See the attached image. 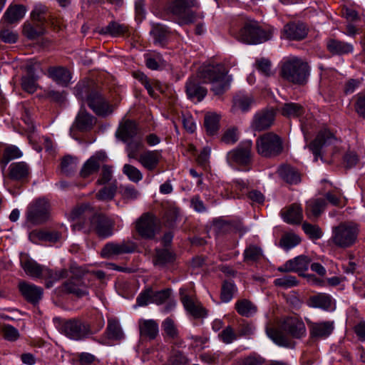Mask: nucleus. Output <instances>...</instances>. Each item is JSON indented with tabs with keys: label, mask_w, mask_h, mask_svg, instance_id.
I'll return each instance as SVG.
<instances>
[{
	"label": "nucleus",
	"mask_w": 365,
	"mask_h": 365,
	"mask_svg": "<svg viewBox=\"0 0 365 365\" xmlns=\"http://www.w3.org/2000/svg\"><path fill=\"white\" fill-rule=\"evenodd\" d=\"M228 71L223 64H210L204 66L199 77L205 83L211 84V91L215 95H221L230 86V80L227 76Z\"/></svg>",
	"instance_id": "1"
},
{
	"label": "nucleus",
	"mask_w": 365,
	"mask_h": 365,
	"mask_svg": "<svg viewBox=\"0 0 365 365\" xmlns=\"http://www.w3.org/2000/svg\"><path fill=\"white\" fill-rule=\"evenodd\" d=\"M235 36L239 41L256 45L269 40L272 38V32L262 29L257 21L246 19Z\"/></svg>",
	"instance_id": "2"
},
{
	"label": "nucleus",
	"mask_w": 365,
	"mask_h": 365,
	"mask_svg": "<svg viewBox=\"0 0 365 365\" xmlns=\"http://www.w3.org/2000/svg\"><path fill=\"white\" fill-rule=\"evenodd\" d=\"M309 72L307 62L297 57H291L282 63L280 74L288 82L303 85L307 81Z\"/></svg>",
	"instance_id": "3"
},
{
	"label": "nucleus",
	"mask_w": 365,
	"mask_h": 365,
	"mask_svg": "<svg viewBox=\"0 0 365 365\" xmlns=\"http://www.w3.org/2000/svg\"><path fill=\"white\" fill-rule=\"evenodd\" d=\"M359 230L352 222H343L332 227L329 242L334 246L346 249L355 244Z\"/></svg>",
	"instance_id": "4"
},
{
	"label": "nucleus",
	"mask_w": 365,
	"mask_h": 365,
	"mask_svg": "<svg viewBox=\"0 0 365 365\" xmlns=\"http://www.w3.org/2000/svg\"><path fill=\"white\" fill-rule=\"evenodd\" d=\"M76 96L81 100H86L89 108L98 115L105 116L112 113L108 102L96 91H89L84 85L78 84L76 87Z\"/></svg>",
	"instance_id": "5"
},
{
	"label": "nucleus",
	"mask_w": 365,
	"mask_h": 365,
	"mask_svg": "<svg viewBox=\"0 0 365 365\" xmlns=\"http://www.w3.org/2000/svg\"><path fill=\"white\" fill-rule=\"evenodd\" d=\"M198 7L197 0H174L168 10L178 19L180 24H189L195 22L197 19L203 18L202 13L192 10V8Z\"/></svg>",
	"instance_id": "6"
},
{
	"label": "nucleus",
	"mask_w": 365,
	"mask_h": 365,
	"mask_svg": "<svg viewBox=\"0 0 365 365\" xmlns=\"http://www.w3.org/2000/svg\"><path fill=\"white\" fill-rule=\"evenodd\" d=\"M283 148L282 139L272 132L264 133L256 139V150L262 157L274 158L282 153Z\"/></svg>",
	"instance_id": "7"
},
{
	"label": "nucleus",
	"mask_w": 365,
	"mask_h": 365,
	"mask_svg": "<svg viewBox=\"0 0 365 365\" xmlns=\"http://www.w3.org/2000/svg\"><path fill=\"white\" fill-rule=\"evenodd\" d=\"M136 233L143 239L153 240L158 228V220L151 212L142 214L134 222Z\"/></svg>",
	"instance_id": "8"
},
{
	"label": "nucleus",
	"mask_w": 365,
	"mask_h": 365,
	"mask_svg": "<svg viewBox=\"0 0 365 365\" xmlns=\"http://www.w3.org/2000/svg\"><path fill=\"white\" fill-rule=\"evenodd\" d=\"M115 222L103 214H95L90 219L85 232H93L100 238H108L114 233Z\"/></svg>",
	"instance_id": "9"
},
{
	"label": "nucleus",
	"mask_w": 365,
	"mask_h": 365,
	"mask_svg": "<svg viewBox=\"0 0 365 365\" xmlns=\"http://www.w3.org/2000/svg\"><path fill=\"white\" fill-rule=\"evenodd\" d=\"M71 276L63 283L65 290L78 297L88 294V289L83 277V271L80 267L72 266L70 268Z\"/></svg>",
	"instance_id": "10"
},
{
	"label": "nucleus",
	"mask_w": 365,
	"mask_h": 365,
	"mask_svg": "<svg viewBox=\"0 0 365 365\" xmlns=\"http://www.w3.org/2000/svg\"><path fill=\"white\" fill-rule=\"evenodd\" d=\"M50 205L46 199H38L30 204L26 210V220L37 225L46 222L50 215Z\"/></svg>",
	"instance_id": "11"
},
{
	"label": "nucleus",
	"mask_w": 365,
	"mask_h": 365,
	"mask_svg": "<svg viewBox=\"0 0 365 365\" xmlns=\"http://www.w3.org/2000/svg\"><path fill=\"white\" fill-rule=\"evenodd\" d=\"M61 332L73 340H81L91 334L88 324L78 319L65 322L61 326Z\"/></svg>",
	"instance_id": "12"
},
{
	"label": "nucleus",
	"mask_w": 365,
	"mask_h": 365,
	"mask_svg": "<svg viewBox=\"0 0 365 365\" xmlns=\"http://www.w3.org/2000/svg\"><path fill=\"white\" fill-rule=\"evenodd\" d=\"M252 140L242 142L235 149L227 153V161L230 164H236L241 166L248 165L252 158Z\"/></svg>",
	"instance_id": "13"
},
{
	"label": "nucleus",
	"mask_w": 365,
	"mask_h": 365,
	"mask_svg": "<svg viewBox=\"0 0 365 365\" xmlns=\"http://www.w3.org/2000/svg\"><path fill=\"white\" fill-rule=\"evenodd\" d=\"M93 215V209L89 204H82L73 208L70 214V218L75 222L72 225L73 229L74 230L86 229Z\"/></svg>",
	"instance_id": "14"
},
{
	"label": "nucleus",
	"mask_w": 365,
	"mask_h": 365,
	"mask_svg": "<svg viewBox=\"0 0 365 365\" xmlns=\"http://www.w3.org/2000/svg\"><path fill=\"white\" fill-rule=\"evenodd\" d=\"M280 328L282 331L294 339H301L306 335L304 323L296 316L287 317L283 319Z\"/></svg>",
	"instance_id": "15"
},
{
	"label": "nucleus",
	"mask_w": 365,
	"mask_h": 365,
	"mask_svg": "<svg viewBox=\"0 0 365 365\" xmlns=\"http://www.w3.org/2000/svg\"><path fill=\"white\" fill-rule=\"evenodd\" d=\"M336 141L337 138L333 133L327 129H323L318 133L315 139L309 144V148L314 155L317 160L324 147L333 145Z\"/></svg>",
	"instance_id": "16"
},
{
	"label": "nucleus",
	"mask_w": 365,
	"mask_h": 365,
	"mask_svg": "<svg viewBox=\"0 0 365 365\" xmlns=\"http://www.w3.org/2000/svg\"><path fill=\"white\" fill-rule=\"evenodd\" d=\"M218 189L224 198H240L247 190V183L239 179L233 180L232 183L223 182L218 186Z\"/></svg>",
	"instance_id": "17"
},
{
	"label": "nucleus",
	"mask_w": 365,
	"mask_h": 365,
	"mask_svg": "<svg viewBox=\"0 0 365 365\" xmlns=\"http://www.w3.org/2000/svg\"><path fill=\"white\" fill-rule=\"evenodd\" d=\"M135 246L132 242H108L101 250V255L103 258L112 259L118 255L132 253L135 251Z\"/></svg>",
	"instance_id": "18"
},
{
	"label": "nucleus",
	"mask_w": 365,
	"mask_h": 365,
	"mask_svg": "<svg viewBox=\"0 0 365 365\" xmlns=\"http://www.w3.org/2000/svg\"><path fill=\"white\" fill-rule=\"evenodd\" d=\"M96 118L87 112L84 106L82 105L75 118L71 131L73 129H76L81 132L90 131L96 124Z\"/></svg>",
	"instance_id": "19"
},
{
	"label": "nucleus",
	"mask_w": 365,
	"mask_h": 365,
	"mask_svg": "<svg viewBox=\"0 0 365 365\" xmlns=\"http://www.w3.org/2000/svg\"><path fill=\"white\" fill-rule=\"evenodd\" d=\"M275 113L272 110H262L257 112L253 118L252 128L255 131L268 129L273 124Z\"/></svg>",
	"instance_id": "20"
},
{
	"label": "nucleus",
	"mask_w": 365,
	"mask_h": 365,
	"mask_svg": "<svg viewBox=\"0 0 365 365\" xmlns=\"http://www.w3.org/2000/svg\"><path fill=\"white\" fill-rule=\"evenodd\" d=\"M173 238V232L169 231L165 232L163 239H161V242H163L165 247L164 249L161 248V269L164 267H168V268H173L174 267V263L176 260V255L172 250L168 248V246L170 245L172 242Z\"/></svg>",
	"instance_id": "21"
},
{
	"label": "nucleus",
	"mask_w": 365,
	"mask_h": 365,
	"mask_svg": "<svg viewBox=\"0 0 365 365\" xmlns=\"http://www.w3.org/2000/svg\"><path fill=\"white\" fill-rule=\"evenodd\" d=\"M8 178L13 181L24 182L29 180L30 176V167L23 161L12 163L9 166Z\"/></svg>",
	"instance_id": "22"
},
{
	"label": "nucleus",
	"mask_w": 365,
	"mask_h": 365,
	"mask_svg": "<svg viewBox=\"0 0 365 365\" xmlns=\"http://www.w3.org/2000/svg\"><path fill=\"white\" fill-rule=\"evenodd\" d=\"M282 34L287 39L300 41L307 36V29L303 23L290 22L284 26Z\"/></svg>",
	"instance_id": "23"
},
{
	"label": "nucleus",
	"mask_w": 365,
	"mask_h": 365,
	"mask_svg": "<svg viewBox=\"0 0 365 365\" xmlns=\"http://www.w3.org/2000/svg\"><path fill=\"white\" fill-rule=\"evenodd\" d=\"M310 259L305 255H299L292 259H289L282 266L278 268L282 272H304L308 269Z\"/></svg>",
	"instance_id": "24"
},
{
	"label": "nucleus",
	"mask_w": 365,
	"mask_h": 365,
	"mask_svg": "<svg viewBox=\"0 0 365 365\" xmlns=\"http://www.w3.org/2000/svg\"><path fill=\"white\" fill-rule=\"evenodd\" d=\"M186 94L189 99L200 102L205 97L207 90L200 85L195 77L190 78L185 85Z\"/></svg>",
	"instance_id": "25"
},
{
	"label": "nucleus",
	"mask_w": 365,
	"mask_h": 365,
	"mask_svg": "<svg viewBox=\"0 0 365 365\" xmlns=\"http://www.w3.org/2000/svg\"><path fill=\"white\" fill-rule=\"evenodd\" d=\"M19 287L21 294L29 302L36 304L42 298L43 291L40 287L26 282H21Z\"/></svg>",
	"instance_id": "26"
},
{
	"label": "nucleus",
	"mask_w": 365,
	"mask_h": 365,
	"mask_svg": "<svg viewBox=\"0 0 365 365\" xmlns=\"http://www.w3.org/2000/svg\"><path fill=\"white\" fill-rule=\"evenodd\" d=\"M283 220L291 225L300 224L303 220V210L300 205L293 203L281 211Z\"/></svg>",
	"instance_id": "27"
},
{
	"label": "nucleus",
	"mask_w": 365,
	"mask_h": 365,
	"mask_svg": "<svg viewBox=\"0 0 365 365\" xmlns=\"http://www.w3.org/2000/svg\"><path fill=\"white\" fill-rule=\"evenodd\" d=\"M161 207L165 210L163 225L170 229H173L180 219L179 209L174 202H161Z\"/></svg>",
	"instance_id": "28"
},
{
	"label": "nucleus",
	"mask_w": 365,
	"mask_h": 365,
	"mask_svg": "<svg viewBox=\"0 0 365 365\" xmlns=\"http://www.w3.org/2000/svg\"><path fill=\"white\" fill-rule=\"evenodd\" d=\"M307 304L310 307L318 308L325 311L333 309L332 298L326 293H319L311 296L307 301Z\"/></svg>",
	"instance_id": "29"
},
{
	"label": "nucleus",
	"mask_w": 365,
	"mask_h": 365,
	"mask_svg": "<svg viewBox=\"0 0 365 365\" xmlns=\"http://www.w3.org/2000/svg\"><path fill=\"white\" fill-rule=\"evenodd\" d=\"M140 334L143 338L154 339L158 334V324L153 319H141L138 321Z\"/></svg>",
	"instance_id": "30"
},
{
	"label": "nucleus",
	"mask_w": 365,
	"mask_h": 365,
	"mask_svg": "<svg viewBox=\"0 0 365 365\" xmlns=\"http://www.w3.org/2000/svg\"><path fill=\"white\" fill-rule=\"evenodd\" d=\"M150 304H160V292L153 290L152 287H148L136 298V307H145Z\"/></svg>",
	"instance_id": "31"
},
{
	"label": "nucleus",
	"mask_w": 365,
	"mask_h": 365,
	"mask_svg": "<svg viewBox=\"0 0 365 365\" xmlns=\"http://www.w3.org/2000/svg\"><path fill=\"white\" fill-rule=\"evenodd\" d=\"M21 266L26 274L33 278H41L45 267L26 256L21 259Z\"/></svg>",
	"instance_id": "32"
},
{
	"label": "nucleus",
	"mask_w": 365,
	"mask_h": 365,
	"mask_svg": "<svg viewBox=\"0 0 365 365\" xmlns=\"http://www.w3.org/2000/svg\"><path fill=\"white\" fill-rule=\"evenodd\" d=\"M327 48L333 55H344L351 53L354 50L351 43L335 38H329L327 41Z\"/></svg>",
	"instance_id": "33"
},
{
	"label": "nucleus",
	"mask_w": 365,
	"mask_h": 365,
	"mask_svg": "<svg viewBox=\"0 0 365 365\" xmlns=\"http://www.w3.org/2000/svg\"><path fill=\"white\" fill-rule=\"evenodd\" d=\"M138 132L137 125L135 122L127 120L121 124L116 132V136L123 142L136 138Z\"/></svg>",
	"instance_id": "34"
},
{
	"label": "nucleus",
	"mask_w": 365,
	"mask_h": 365,
	"mask_svg": "<svg viewBox=\"0 0 365 365\" xmlns=\"http://www.w3.org/2000/svg\"><path fill=\"white\" fill-rule=\"evenodd\" d=\"M31 19L36 24H42V26H46L51 20V14L45 5L36 4L31 13Z\"/></svg>",
	"instance_id": "35"
},
{
	"label": "nucleus",
	"mask_w": 365,
	"mask_h": 365,
	"mask_svg": "<svg viewBox=\"0 0 365 365\" xmlns=\"http://www.w3.org/2000/svg\"><path fill=\"white\" fill-rule=\"evenodd\" d=\"M327 203L324 199H311L306 203L305 212L309 218L318 217L324 211Z\"/></svg>",
	"instance_id": "36"
},
{
	"label": "nucleus",
	"mask_w": 365,
	"mask_h": 365,
	"mask_svg": "<svg viewBox=\"0 0 365 365\" xmlns=\"http://www.w3.org/2000/svg\"><path fill=\"white\" fill-rule=\"evenodd\" d=\"M45 31L46 28L44 26H42V24H36L34 21L33 23L26 21L24 24L23 34L30 40L38 38L43 35Z\"/></svg>",
	"instance_id": "37"
},
{
	"label": "nucleus",
	"mask_w": 365,
	"mask_h": 365,
	"mask_svg": "<svg viewBox=\"0 0 365 365\" xmlns=\"http://www.w3.org/2000/svg\"><path fill=\"white\" fill-rule=\"evenodd\" d=\"M334 329L333 322H323L312 323L310 327V334L314 337H327Z\"/></svg>",
	"instance_id": "38"
},
{
	"label": "nucleus",
	"mask_w": 365,
	"mask_h": 365,
	"mask_svg": "<svg viewBox=\"0 0 365 365\" xmlns=\"http://www.w3.org/2000/svg\"><path fill=\"white\" fill-rule=\"evenodd\" d=\"M68 276V271L66 269L53 270L45 267L41 278L46 279V287L50 288L53 283Z\"/></svg>",
	"instance_id": "39"
},
{
	"label": "nucleus",
	"mask_w": 365,
	"mask_h": 365,
	"mask_svg": "<svg viewBox=\"0 0 365 365\" xmlns=\"http://www.w3.org/2000/svg\"><path fill=\"white\" fill-rule=\"evenodd\" d=\"M266 334L278 346L284 347H292V341L282 331L272 327H267Z\"/></svg>",
	"instance_id": "40"
},
{
	"label": "nucleus",
	"mask_w": 365,
	"mask_h": 365,
	"mask_svg": "<svg viewBox=\"0 0 365 365\" xmlns=\"http://www.w3.org/2000/svg\"><path fill=\"white\" fill-rule=\"evenodd\" d=\"M48 73L50 78L59 84L66 85L71 79L70 72L64 67H50Z\"/></svg>",
	"instance_id": "41"
},
{
	"label": "nucleus",
	"mask_w": 365,
	"mask_h": 365,
	"mask_svg": "<svg viewBox=\"0 0 365 365\" xmlns=\"http://www.w3.org/2000/svg\"><path fill=\"white\" fill-rule=\"evenodd\" d=\"M128 31V27L127 25L113 21H110L106 26L101 28L100 30V34L116 37L123 35Z\"/></svg>",
	"instance_id": "42"
},
{
	"label": "nucleus",
	"mask_w": 365,
	"mask_h": 365,
	"mask_svg": "<svg viewBox=\"0 0 365 365\" xmlns=\"http://www.w3.org/2000/svg\"><path fill=\"white\" fill-rule=\"evenodd\" d=\"M278 172L280 177L289 184H297L301 181L299 173L293 167L282 165Z\"/></svg>",
	"instance_id": "43"
},
{
	"label": "nucleus",
	"mask_w": 365,
	"mask_h": 365,
	"mask_svg": "<svg viewBox=\"0 0 365 365\" xmlns=\"http://www.w3.org/2000/svg\"><path fill=\"white\" fill-rule=\"evenodd\" d=\"M26 11L23 5L10 6L4 14V19L9 24H14L21 20Z\"/></svg>",
	"instance_id": "44"
},
{
	"label": "nucleus",
	"mask_w": 365,
	"mask_h": 365,
	"mask_svg": "<svg viewBox=\"0 0 365 365\" xmlns=\"http://www.w3.org/2000/svg\"><path fill=\"white\" fill-rule=\"evenodd\" d=\"M235 308L240 315L245 317L253 316L257 311V307L252 302L246 299L237 301Z\"/></svg>",
	"instance_id": "45"
},
{
	"label": "nucleus",
	"mask_w": 365,
	"mask_h": 365,
	"mask_svg": "<svg viewBox=\"0 0 365 365\" xmlns=\"http://www.w3.org/2000/svg\"><path fill=\"white\" fill-rule=\"evenodd\" d=\"M163 335L166 340L172 341L179 336V331L176 322L171 317L166 318L162 323Z\"/></svg>",
	"instance_id": "46"
},
{
	"label": "nucleus",
	"mask_w": 365,
	"mask_h": 365,
	"mask_svg": "<svg viewBox=\"0 0 365 365\" xmlns=\"http://www.w3.org/2000/svg\"><path fill=\"white\" fill-rule=\"evenodd\" d=\"M182 303L185 309L195 317H201L204 315L205 309L200 304L195 303L189 296L182 297Z\"/></svg>",
	"instance_id": "47"
},
{
	"label": "nucleus",
	"mask_w": 365,
	"mask_h": 365,
	"mask_svg": "<svg viewBox=\"0 0 365 365\" xmlns=\"http://www.w3.org/2000/svg\"><path fill=\"white\" fill-rule=\"evenodd\" d=\"M139 162L148 170H153L158 164L159 155L158 151H147L140 155Z\"/></svg>",
	"instance_id": "48"
},
{
	"label": "nucleus",
	"mask_w": 365,
	"mask_h": 365,
	"mask_svg": "<svg viewBox=\"0 0 365 365\" xmlns=\"http://www.w3.org/2000/svg\"><path fill=\"white\" fill-rule=\"evenodd\" d=\"M133 77L144 86L151 97L155 98L157 96L154 91V88L157 89L159 88L157 81H151L146 75L140 71L134 72Z\"/></svg>",
	"instance_id": "49"
},
{
	"label": "nucleus",
	"mask_w": 365,
	"mask_h": 365,
	"mask_svg": "<svg viewBox=\"0 0 365 365\" xmlns=\"http://www.w3.org/2000/svg\"><path fill=\"white\" fill-rule=\"evenodd\" d=\"M304 112V107L297 103H286L281 108L282 115L287 118H297Z\"/></svg>",
	"instance_id": "50"
},
{
	"label": "nucleus",
	"mask_w": 365,
	"mask_h": 365,
	"mask_svg": "<svg viewBox=\"0 0 365 365\" xmlns=\"http://www.w3.org/2000/svg\"><path fill=\"white\" fill-rule=\"evenodd\" d=\"M106 333L108 338L113 340H120L124 336L119 322L113 319H108Z\"/></svg>",
	"instance_id": "51"
},
{
	"label": "nucleus",
	"mask_w": 365,
	"mask_h": 365,
	"mask_svg": "<svg viewBox=\"0 0 365 365\" xmlns=\"http://www.w3.org/2000/svg\"><path fill=\"white\" fill-rule=\"evenodd\" d=\"M118 187L116 181L115 180L109 186H104L96 195L97 200L101 201H110L112 200L116 193Z\"/></svg>",
	"instance_id": "52"
},
{
	"label": "nucleus",
	"mask_w": 365,
	"mask_h": 365,
	"mask_svg": "<svg viewBox=\"0 0 365 365\" xmlns=\"http://www.w3.org/2000/svg\"><path fill=\"white\" fill-rule=\"evenodd\" d=\"M237 292L235 284L231 281H225L222 284L220 299L224 303L232 300L235 293Z\"/></svg>",
	"instance_id": "53"
},
{
	"label": "nucleus",
	"mask_w": 365,
	"mask_h": 365,
	"mask_svg": "<svg viewBox=\"0 0 365 365\" xmlns=\"http://www.w3.org/2000/svg\"><path fill=\"white\" fill-rule=\"evenodd\" d=\"M301 242V238L294 233H287L284 235L279 242V245L285 250H289Z\"/></svg>",
	"instance_id": "54"
},
{
	"label": "nucleus",
	"mask_w": 365,
	"mask_h": 365,
	"mask_svg": "<svg viewBox=\"0 0 365 365\" xmlns=\"http://www.w3.org/2000/svg\"><path fill=\"white\" fill-rule=\"evenodd\" d=\"M220 118L217 114H208L205 117V127L207 133L210 135H215L219 129Z\"/></svg>",
	"instance_id": "55"
},
{
	"label": "nucleus",
	"mask_w": 365,
	"mask_h": 365,
	"mask_svg": "<svg viewBox=\"0 0 365 365\" xmlns=\"http://www.w3.org/2000/svg\"><path fill=\"white\" fill-rule=\"evenodd\" d=\"M125 143H127L126 150L128 152V158H136L138 151L140 150L143 147L141 138L136 137Z\"/></svg>",
	"instance_id": "56"
},
{
	"label": "nucleus",
	"mask_w": 365,
	"mask_h": 365,
	"mask_svg": "<svg viewBox=\"0 0 365 365\" xmlns=\"http://www.w3.org/2000/svg\"><path fill=\"white\" fill-rule=\"evenodd\" d=\"M265 359L260 355L252 353L249 356L237 359L234 365H263Z\"/></svg>",
	"instance_id": "57"
},
{
	"label": "nucleus",
	"mask_w": 365,
	"mask_h": 365,
	"mask_svg": "<svg viewBox=\"0 0 365 365\" xmlns=\"http://www.w3.org/2000/svg\"><path fill=\"white\" fill-rule=\"evenodd\" d=\"M212 229L217 235H222L232 231L233 225L222 219H216L213 221Z\"/></svg>",
	"instance_id": "58"
},
{
	"label": "nucleus",
	"mask_w": 365,
	"mask_h": 365,
	"mask_svg": "<svg viewBox=\"0 0 365 365\" xmlns=\"http://www.w3.org/2000/svg\"><path fill=\"white\" fill-rule=\"evenodd\" d=\"M302 227L305 234L312 240H318L322 236V231L318 225L304 222Z\"/></svg>",
	"instance_id": "59"
},
{
	"label": "nucleus",
	"mask_w": 365,
	"mask_h": 365,
	"mask_svg": "<svg viewBox=\"0 0 365 365\" xmlns=\"http://www.w3.org/2000/svg\"><path fill=\"white\" fill-rule=\"evenodd\" d=\"M243 255L244 259L246 262H256L261 258L262 255V251L259 247L255 245H250L245 249Z\"/></svg>",
	"instance_id": "60"
},
{
	"label": "nucleus",
	"mask_w": 365,
	"mask_h": 365,
	"mask_svg": "<svg viewBox=\"0 0 365 365\" xmlns=\"http://www.w3.org/2000/svg\"><path fill=\"white\" fill-rule=\"evenodd\" d=\"M100 168V165L97 164L95 161H93V159L89 158L83 165L81 172L80 175L83 178H86L91 175L96 173Z\"/></svg>",
	"instance_id": "61"
},
{
	"label": "nucleus",
	"mask_w": 365,
	"mask_h": 365,
	"mask_svg": "<svg viewBox=\"0 0 365 365\" xmlns=\"http://www.w3.org/2000/svg\"><path fill=\"white\" fill-rule=\"evenodd\" d=\"M123 173L129 178L130 180L134 182H138L143 178V175L140 171L135 167L129 164L124 165Z\"/></svg>",
	"instance_id": "62"
},
{
	"label": "nucleus",
	"mask_w": 365,
	"mask_h": 365,
	"mask_svg": "<svg viewBox=\"0 0 365 365\" xmlns=\"http://www.w3.org/2000/svg\"><path fill=\"white\" fill-rule=\"evenodd\" d=\"M256 68L264 76L269 77L272 75V63L265 58L257 59L255 62Z\"/></svg>",
	"instance_id": "63"
},
{
	"label": "nucleus",
	"mask_w": 365,
	"mask_h": 365,
	"mask_svg": "<svg viewBox=\"0 0 365 365\" xmlns=\"http://www.w3.org/2000/svg\"><path fill=\"white\" fill-rule=\"evenodd\" d=\"M220 339L225 344H229L237 340V334L232 327L227 326L218 335Z\"/></svg>",
	"instance_id": "64"
}]
</instances>
